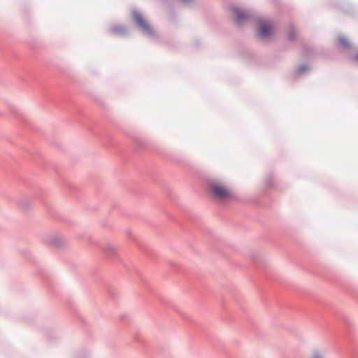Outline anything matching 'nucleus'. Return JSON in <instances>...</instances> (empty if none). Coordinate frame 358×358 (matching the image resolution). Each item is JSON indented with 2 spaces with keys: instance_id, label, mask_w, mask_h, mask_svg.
<instances>
[{
  "instance_id": "nucleus-2",
  "label": "nucleus",
  "mask_w": 358,
  "mask_h": 358,
  "mask_svg": "<svg viewBox=\"0 0 358 358\" xmlns=\"http://www.w3.org/2000/svg\"><path fill=\"white\" fill-rule=\"evenodd\" d=\"M275 29L273 24L268 21H261L259 25L258 36L262 38H270L274 34Z\"/></svg>"
},
{
  "instance_id": "nucleus-4",
  "label": "nucleus",
  "mask_w": 358,
  "mask_h": 358,
  "mask_svg": "<svg viewBox=\"0 0 358 358\" xmlns=\"http://www.w3.org/2000/svg\"><path fill=\"white\" fill-rule=\"evenodd\" d=\"M234 14L235 20L238 24H241L248 17V15L245 13H244L242 10H241L239 8H235L234 10Z\"/></svg>"
},
{
  "instance_id": "nucleus-1",
  "label": "nucleus",
  "mask_w": 358,
  "mask_h": 358,
  "mask_svg": "<svg viewBox=\"0 0 358 358\" xmlns=\"http://www.w3.org/2000/svg\"><path fill=\"white\" fill-rule=\"evenodd\" d=\"M208 192L213 198L221 201H231L236 197L234 191L228 185L217 180L208 182Z\"/></svg>"
},
{
  "instance_id": "nucleus-6",
  "label": "nucleus",
  "mask_w": 358,
  "mask_h": 358,
  "mask_svg": "<svg viewBox=\"0 0 358 358\" xmlns=\"http://www.w3.org/2000/svg\"><path fill=\"white\" fill-rule=\"evenodd\" d=\"M338 46L343 48H347L350 46V43L347 38L344 36H341L338 38Z\"/></svg>"
},
{
  "instance_id": "nucleus-8",
  "label": "nucleus",
  "mask_w": 358,
  "mask_h": 358,
  "mask_svg": "<svg viewBox=\"0 0 358 358\" xmlns=\"http://www.w3.org/2000/svg\"><path fill=\"white\" fill-rule=\"evenodd\" d=\"M310 358H323V356L320 352L315 351L313 353Z\"/></svg>"
},
{
  "instance_id": "nucleus-7",
  "label": "nucleus",
  "mask_w": 358,
  "mask_h": 358,
  "mask_svg": "<svg viewBox=\"0 0 358 358\" xmlns=\"http://www.w3.org/2000/svg\"><path fill=\"white\" fill-rule=\"evenodd\" d=\"M297 35V31L294 28H290L289 32H288V38L289 40H294Z\"/></svg>"
},
{
  "instance_id": "nucleus-10",
  "label": "nucleus",
  "mask_w": 358,
  "mask_h": 358,
  "mask_svg": "<svg viewBox=\"0 0 358 358\" xmlns=\"http://www.w3.org/2000/svg\"><path fill=\"white\" fill-rule=\"evenodd\" d=\"M182 1H185V2H187L189 0H182Z\"/></svg>"
},
{
  "instance_id": "nucleus-3",
  "label": "nucleus",
  "mask_w": 358,
  "mask_h": 358,
  "mask_svg": "<svg viewBox=\"0 0 358 358\" xmlns=\"http://www.w3.org/2000/svg\"><path fill=\"white\" fill-rule=\"evenodd\" d=\"M136 24L147 34H152L153 30L147 21L138 13L134 14Z\"/></svg>"
},
{
  "instance_id": "nucleus-5",
  "label": "nucleus",
  "mask_w": 358,
  "mask_h": 358,
  "mask_svg": "<svg viewBox=\"0 0 358 358\" xmlns=\"http://www.w3.org/2000/svg\"><path fill=\"white\" fill-rule=\"evenodd\" d=\"M105 252L110 256H115L117 253V248L113 245H108L104 248Z\"/></svg>"
},
{
  "instance_id": "nucleus-9",
  "label": "nucleus",
  "mask_w": 358,
  "mask_h": 358,
  "mask_svg": "<svg viewBox=\"0 0 358 358\" xmlns=\"http://www.w3.org/2000/svg\"><path fill=\"white\" fill-rule=\"evenodd\" d=\"M355 59L358 62V53L355 55Z\"/></svg>"
}]
</instances>
